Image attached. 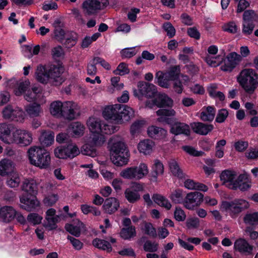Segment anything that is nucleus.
Here are the masks:
<instances>
[{
  "instance_id": "obj_1",
  "label": "nucleus",
  "mask_w": 258,
  "mask_h": 258,
  "mask_svg": "<svg viewBox=\"0 0 258 258\" xmlns=\"http://www.w3.org/2000/svg\"><path fill=\"white\" fill-rule=\"evenodd\" d=\"M175 113V111L173 109H160L156 111L157 115L159 116L157 120L159 122H165L170 124V132L175 136L179 135L189 136L190 131L188 124L179 121L173 122L172 119L168 118L169 116H174Z\"/></svg>"
},
{
  "instance_id": "obj_2",
  "label": "nucleus",
  "mask_w": 258,
  "mask_h": 258,
  "mask_svg": "<svg viewBox=\"0 0 258 258\" xmlns=\"http://www.w3.org/2000/svg\"><path fill=\"white\" fill-rule=\"evenodd\" d=\"M31 164L41 169H46L50 165L51 158L48 152L39 146L30 147L27 151Z\"/></svg>"
},
{
  "instance_id": "obj_3",
  "label": "nucleus",
  "mask_w": 258,
  "mask_h": 258,
  "mask_svg": "<svg viewBox=\"0 0 258 258\" xmlns=\"http://www.w3.org/2000/svg\"><path fill=\"white\" fill-rule=\"evenodd\" d=\"M242 89L248 94H252L258 86V75L252 69L242 70L237 78Z\"/></svg>"
},
{
  "instance_id": "obj_4",
  "label": "nucleus",
  "mask_w": 258,
  "mask_h": 258,
  "mask_svg": "<svg viewBox=\"0 0 258 258\" xmlns=\"http://www.w3.org/2000/svg\"><path fill=\"white\" fill-rule=\"evenodd\" d=\"M249 206V203L246 200L236 199L232 201L223 202L221 209L232 218H236L241 212L248 209Z\"/></svg>"
},
{
  "instance_id": "obj_5",
  "label": "nucleus",
  "mask_w": 258,
  "mask_h": 258,
  "mask_svg": "<svg viewBox=\"0 0 258 258\" xmlns=\"http://www.w3.org/2000/svg\"><path fill=\"white\" fill-rule=\"evenodd\" d=\"M148 168L144 163L140 164L139 167L132 166L122 170L120 173V176L128 179H141L148 174Z\"/></svg>"
},
{
  "instance_id": "obj_6",
  "label": "nucleus",
  "mask_w": 258,
  "mask_h": 258,
  "mask_svg": "<svg viewBox=\"0 0 258 258\" xmlns=\"http://www.w3.org/2000/svg\"><path fill=\"white\" fill-rule=\"evenodd\" d=\"M157 93L156 86L153 84L140 81L138 83V89L134 90V95L140 100L143 97L146 98L154 97Z\"/></svg>"
},
{
  "instance_id": "obj_7",
  "label": "nucleus",
  "mask_w": 258,
  "mask_h": 258,
  "mask_svg": "<svg viewBox=\"0 0 258 258\" xmlns=\"http://www.w3.org/2000/svg\"><path fill=\"white\" fill-rule=\"evenodd\" d=\"M109 4L108 0H86L82 4L84 11L88 15L97 13Z\"/></svg>"
},
{
  "instance_id": "obj_8",
  "label": "nucleus",
  "mask_w": 258,
  "mask_h": 258,
  "mask_svg": "<svg viewBox=\"0 0 258 258\" xmlns=\"http://www.w3.org/2000/svg\"><path fill=\"white\" fill-rule=\"evenodd\" d=\"M47 67L49 83L54 86H59L63 82L61 75L63 72V68L59 64H50Z\"/></svg>"
},
{
  "instance_id": "obj_9",
  "label": "nucleus",
  "mask_w": 258,
  "mask_h": 258,
  "mask_svg": "<svg viewBox=\"0 0 258 258\" xmlns=\"http://www.w3.org/2000/svg\"><path fill=\"white\" fill-rule=\"evenodd\" d=\"M2 113L5 119L21 122L24 119L23 111L20 108L11 105L6 106Z\"/></svg>"
},
{
  "instance_id": "obj_10",
  "label": "nucleus",
  "mask_w": 258,
  "mask_h": 258,
  "mask_svg": "<svg viewBox=\"0 0 258 258\" xmlns=\"http://www.w3.org/2000/svg\"><path fill=\"white\" fill-rule=\"evenodd\" d=\"M79 109L77 104L72 101L62 103L61 117L68 120H73L79 115Z\"/></svg>"
},
{
  "instance_id": "obj_11",
  "label": "nucleus",
  "mask_w": 258,
  "mask_h": 258,
  "mask_svg": "<svg viewBox=\"0 0 258 258\" xmlns=\"http://www.w3.org/2000/svg\"><path fill=\"white\" fill-rule=\"evenodd\" d=\"M204 195L199 192L195 191L187 194L183 202L184 206L188 210H192L199 206L203 201Z\"/></svg>"
},
{
  "instance_id": "obj_12",
  "label": "nucleus",
  "mask_w": 258,
  "mask_h": 258,
  "mask_svg": "<svg viewBox=\"0 0 258 258\" xmlns=\"http://www.w3.org/2000/svg\"><path fill=\"white\" fill-rule=\"evenodd\" d=\"M46 184V182L40 179H26L23 182L22 188L30 194H35L39 188L43 189Z\"/></svg>"
},
{
  "instance_id": "obj_13",
  "label": "nucleus",
  "mask_w": 258,
  "mask_h": 258,
  "mask_svg": "<svg viewBox=\"0 0 258 258\" xmlns=\"http://www.w3.org/2000/svg\"><path fill=\"white\" fill-rule=\"evenodd\" d=\"M241 56L235 52L229 53L221 65V70L224 72H231L241 60Z\"/></svg>"
},
{
  "instance_id": "obj_14",
  "label": "nucleus",
  "mask_w": 258,
  "mask_h": 258,
  "mask_svg": "<svg viewBox=\"0 0 258 258\" xmlns=\"http://www.w3.org/2000/svg\"><path fill=\"white\" fill-rule=\"evenodd\" d=\"M110 154L128 153L123 140L119 137H112L109 142Z\"/></svg>"
},
{
  "instance_id": "obj_15",
  "label": "nucleus",
  "mask_w": 258,
  "mask_h": 258,
  "mask_svg": "<svg viewBox=\"0 0 258 258\" xmlns=\"http://www.w3.org/2000/svg\"><path fill=\"white\" fill-rule=\"evenodd\" d=\"M15 131V127L12 124L0 123V139L6 144H13Z\"/></svg>"
},
{
  "instance_id": "obj_16",
  "label": "nucleus",
  "mask_w": 258,
  "mask_h": 258,
  "mask_svg": "<svg viewBox=\"0 0 258 258\" xmlns=\"http://www.w3.org/2000/svg\"><path fill=\"white\" fill-rule=\"evenodd\" d=\"M14 141L13 144H20L22 146H28L32 141L31 134L25 130H16L13 132Z\"/></svg>"
},
{
  "instance_id": "obj_17",
  "label": "nucleus",
  "mask_w": 258,
  "mask_h": 258,
  "mask_svg": "<svg viewBox=\"0 0 258 258\" xmlns=\"http://www.w3.org/2000/svg\"><path fill=\"white\" fill-rule=\"evenodd\" d=\"M119 104L105 107L103 111V116L106 119H111L117 123H120L119 117Z\"/></svg>"
},
{
  "instance_id": "obj_18",
  "label": "nucleus",
  "mask_w": 258,
  "mask_h": 258,
  "mask_svg": "<svg viewBox=\"0 0 258 258\" xmlns=\"http://www.w3.org/2000/svg\"><path fill=\"white\" fill-rule=\"evenodd\" d=\"M21 207L28 211H32L39 205V202L34 196L23 195L20 198Z\"/></svg>"
},
{
  "instance_id": "obj_19",
  "label": "nucleus",
  "mask_w": 258,
  "mask_h": 258,
  "mask_svg": "<svg viewBox=\"0 0 258 258\" xmlns=\"http://www.w3.org/2000/svg\"><path fill=\"white\" fill-rule=\"evenodd\" d=\"M248 175L246 174H241L237 178L235 177L234 183L231 184V189L239 188L241 191L248 190L251 186L248 182Z\"/></svg>"
},
{
  "instance_id": "obj_20",
  "label": "nucleus",
  "mask_w": 258,
  "mask_h": 258,
  "mask_svg": "<svg viewBox=\"0 0 258 258\" xmlns=\"http://www.w3.org/2000/svg\"><path fill=\"white\" fill-rule=\"evenodd\" d=\"M234 247L236 250L246 255L252 254L253 246L244 239H237L234 242Z\"/></svg>"
},
{
  "instance_id": "obj_21",
  "label": "nucleus",
  "mask_w": 258,
  "mask_h": 258,
  "mask_svg": "<svg viewBox=\"0 0 258 258\" xmlns=\"http://www.w3.org/2000/svg\"><path fill=\"white\" fill-rule=\"evenodd\" d=\"M190 126L195 133L203 136L207 135L214 129L213 124L200 122H192Z\"/></svg>"
},
{
  "instance_id": "obj_22",
  "label": "nucleus",
  "mask_w": 258,
  "mask_h": 258,
  "mask_svg": "<svg viewBox=\"0 0 258 258\" xmlns=\"http://www.w3.org/2000/svg\"><path fill=\"white\" fill-rule=\"evenodd\" d=\"M16 85H18V86L15 90V93L17 96H21L24 93L27 92L30 85V82L28 81H25L18 84L17 81L15 79H12L7 82V85L11 88L15 87Z\"/></svg>"
},
{
  "instance_id": "obj_23",
  "label": "nucleus",
  "mask_w": 258,
  "mask_h": 258,
  "mask_svg": "<svg viewBox=\"0 0 258 258\" xmlns=\"http://www.w3.org/2000/svg\"><path fill=\"white\" fill-rule=\"evenodd\" d=\"M119 207V203L115 198H109L105 200L103 205V209L105 213L112 214L115 213Z\"/></svg>"
},
{
  "instance_id": "obj_24",
  "label": "nucleus",
  "mask_w": 258,
  "mask_h": 258,
  "mask_svg": "<svg viewBox=\"0 0 258 258\" xmlns=\"http://www.w3.org/2000/svg\"><path fill=\"white\" fill-rule=\"evenodd\" d=\"M16 214V211L11 206H5L0 208V217L5 222L12 221Z\"/></svg>"
},
{
  "instance_id": "obj_25",
  "label": "nucleus",
  "mask_w": 258,
  "mask_h": 258,
  "mask_svg": "<svg viewBox=\"0 0 258 258\" xmlns=\"http://www.w3.org/2000/svg\"><path fill=\"white\" fill-rule=\"evenodd\" d=\"M47 67L39 65L35 72L36 79L40 83L47 84L49 82Z\"/></svg>"
},
{
  "instance_id": "obj_26",
  "label": "nucleus",
  "mask_w": 258,
  "mask_h": 258,
  "mask_svg": "<svg viewBox=\"0 0 258 258\" xmlns=\"http://www.w3.org/2000/svg\"><path fill=\"white\" fill-rule=\"evenodd\" d=\"M42 94V90L41 88L34 86L31 89H28L24 95V98L28 102H33L35 100H38Z\"/></svg>"
},
{
  "instance_id": "obj_27",
  "label": "nucleus",
  "mask_w": 258,
  "mask_h": 258,
  "mask_svg": "<svg viewBox=\"0 0 258 258\" xmlns=\"http://www.w3.org/2000/svg\"><path fill=\"white\" fill-rule=\"evenodd\" d=\"M147 132L149 137L157 140L164 139L167 135L166 130L154 125L149 126Z\"/></svg>"
},
{
  "instance_id": "obj_28",
  "label": "nucleus",
  "mask_w": 258,
  "mask_h": 258,
  "mask_svg": "<svg viewBox=\"0 0 258 258\" xmlns=\"http://www.w3.org/2000/svg\"><path fill=\"white\" fill-rule=\"evenodd\" d=\"M14 169L15 166L12 161L4 159L0 161V175L4 176L9 175L15 171Z\"/></svg>"
},
{
  "instance_id": "obj_29",
  "label": "nucleus",
  "mask_w": 258,
  "mask_h": 258,
  "mask_svg": "<svg viewBox=\"0 0 258 258\" xmlns=\"http://www.w3.org/2000/svg\"><path fill=\"white\" fill-rule=\"evenodd\" d=\"M134 111L130 107L123 104H119V117L120 118V123H122L124 120L128 121L134 116Z\"/></svg>"
},
{
  "instance_id": "obj_30",
  "label": "nucleus",
  "mask_w": 258,
  "mask_h": 258,
  "mask_svg": "<svg viewBox=\"0 0 258 258\" xmlns=\"http://www.w3.org/2000/svg\"><path fill=\"white\" fill-rule=\"evenodd\" d=\"M236 174L233 171L225 170L223 171L220 175V179L223 183L227 187L231 189V184L234 183Z\"/></svg>"
},
{
  "instance_id": "obj_31",
  "label": "nucleus",
  "mask_w": 258,
  "mask_h": 258,
  "mask_svg": "<svg viewBox=\"0 0 258 258\" xmlns=\"http://www.w3.org/2000/svg\"><path fill=\"white\" fill-rule=\"evenodd\" d=\"M25 110L30 117L39 116L43 112L40 105L36 103H33L26 106Z\"/></svg>"
},
{
  "instance_id": "obj_32",
  "label": "nucleus",
  "mask_w": 258,
  "mask_h": 258,
  "mask_svg": "<svg viewBox=\"0 0 258 258\" xmlns=\"http://www.w3.org/2000/svg\"><path fill=\"white\" fill-rule=\"evenodd\" d=\"M215 113V108L213 106H208L203 108L200 117L204 121H212L214 119Z\"/></svg>"
},
{
  "instance_id": "obj_33",
  "label": "nucleus",
  "mask_w": 258,
  "mask_h": 258,
  "mask_svg": "<svg viewBox=\"0 0 258 258\" xmlns=\"http://www.w3.org/2000/svg\"><path fill=\"white\" fill-rule=\"evenodd\" d=\"M128 153L110 154V159L112 163L117 166H122L128 162Z\"/></svg>"
},
{
  "instance_id": "obj_34",
  "label": "nucleus",
  "mask_w": 258,
  "mask_h": 258,
  "mask_svg": "<svg viewBox=\"0 0 258 258\" xmlns=\"http://www.w3.org/2000/svg\"><path fill=\"white\" fill-rule=\"evenodd\" d=\"M85 126L79 122L71 123L68 127V132L75 137H80L84 134Z\"/></svg>"
},
{
  "instance_id": "obj_35",
  "label": "nucleus",
  "mask_w": 258,
  "mask_h": 258,
  "mask_svg": "<svg viewBox=\"0 0 258 258\" xmlns=\"http://www.w3.org/2000/svg\"><path fill=\"white\" fill-rule=\"evenodd\" d=\"M184 187L189 190H198L203 191H207L208 187L201 183L195 181L191 179H187L184 182Z\"/></svg>"
},
{
  "instance_id": "obj_36",
  "label": "nucleus",
  "mask_w": 258,
  "mask_h": 258,
  "mask_svg": "<svg viewBox=\"0 0 258 258\" xmlns=\"http://www.w3.org/2000/svg\"><path fill=\"white\" fill-rule=\"evenodd\" d=\"M155 79L157 80L156 83L160 87L164 88H168L169 87V82L171 80L166 73H163L161 71L157 72L156 74Z\"/></svg>"
},
{
  "instance_id": "obj_37",
  "label": "nucleus",
  "mask_w": 258,
  "mask_h": 258,
  "mask_svg": "<svg viewBox=\"0 0 258 258\" xmlns=\"http://www.w3.org/2000/svg\"><path fill=\"white\" fill-rule=\"evenodd\" d=\"M77 221L78 223L76 225L72 224H66L65 229L71 234L76 237H79L81 234V231L84 228V225L79 220H77Z\"/></svg>"
},
{
  "instance_id": "obj_38",
  "label": "nucleus",
  "mask_w": 258,
  "mask_h": 258,
  "mask_svg": "<svg viewBox=\"0 0 258 258\" xmlns=\"http://www.w3.org/2000/svg\"><path fill=\"white\" fill-rule=\"evenodd\" d=\"M103 122L95 118H90L87 121V125L92 133H100Z\"/></svg>"
},
{
  "instance_id": "obj_39",
  "label": "nucleus",
  "mask_w": 258,
  "mask_h": 258,
  "mask_svg": "<svg viewBox=\"0 0 258 258\" xmlns=\"http://www.w3.org/2000/svg\"><path fill=\"white\" fill-rule=\"evenodd\" d=\"M164 166L163 164L158 159L154 161L152 167L151 176L154 181H157V177L163 174Z\"/></svg>"
},
{
  "instance_id": "obj_40",
  "label": "nucleus",
  "mask_w": 258,
  "mask_h": 258,
  "mask_svg": "<svg viewBox=\"0 0 258 258\" xmlns=\"http://www.w3.org/2000/svg\"><path fill=\"white\" fill-rule=\"evenodd\" d=\"M7 185L11 188H15L19 185L21 181L19 174L15 171L7 175Z\"/></svg>"
},
{
  "instance_id": "obj_41",
  "label": "nucleus",
  "mask_w": 258,
  "mask_h": 258,
  "mask_svg": "<svg viewBox=\"0 0 258 258\" xmlns=\"http://www.w3.org/2000/svg\"><path fill=\"white\" fill-rule=\"evenodd\" d=\"M156 101L158 107H171L173 103L172 99L165 94H160L156 97Z\"/></svg>"
},
{
  "instance_id": "obj_42",
  "label": "nucleus",
  "mask_w": 258,
  "mask_h": 258,
  "mask_svg": "<svg viewBox=\"0 0 258 258\" xmlns=\"http://www.w3.org/2000/svg\"><path fill=\"white\" fill-rule=\"evenodd\" d=\"M218 88L217 85L216 84H212L207 88V91L210 97L214 99H219L220 101H224L225 99V95L222 92L217 91Z\"/></svg>"
},
{
  "instance_id": "obj_43",
  "label": "nucleus",
  "mask_w": 258,
  "mask_h": 258,
  "mask_svg": "<svg viewBox=\"0 0 258 258\" xmlns=\"http://www.w3.org/2000/svg\"><path fill=\"white\" fill-rule=\"evenodd\" d=\"M152 199L156 204L167 210H170L171 208V204L168 199L161 195L154 194Z\"/></svg>"
},
{
  "instance_id": "obj_44",
  "label": "nucleus",
  "mask_w": 258,
  "mask_h": 258,
  "mask_svg": "<svg viewBox=\"0 0 258 258\" xmlns=\"http://www.w3.org/2000/svg\"><path fill=\"white\" fill-rule=\"evenodd\" d=\"M154 143L150 140H145L140 142L138 144V150L141 153L145 155L150 154L152 150Z\"/></svg>"
},
{
  "instance_id": "obj_45",
  "label": "nucleus",
  "mask_w": 258,
  "mask_h": 258,
  "mask_svg": "<svg viewBox=\"0 0 258 258\" xmlns=\"http://www.w3.org/2000/svg\"><path fill=\"white\" fill-rule=\"evenodd\" d=\"M64 41L63 42V45L67 48H71L74 46L77 41V34L74 32H68L66 33Z\"/></svg>"
},
{
  "instance_id": "obj_46",
  "label": "nucleus",
  "mask_w": 258,
  "mask_h": 258,
  "mask_svg": "<svg viewBox=\"0 0 258 258\" xmlns=\"http://www.w3.org/2000/svg\"><path fill=\"white\" fill-rule=\"evenodd\" d=\"M54 134L52 132H44L39 138V141L43 146H48L54 141Z\"/></svg>"
},
{
  "instance_id": "obj_47",
  "label": "nucleus",
  "mask_w": 258,
  "mask_h": 258,
  "mask_svg": "<svg viewBox=\"0 0 258 258\" xmlns=\"http://www.w3.org/2000/svg\"><path fill=\"white\" fill-rule=\"evenodd\" d=\"M120 235L122 238L125 240L130 239L136 236V228L134 226H131L126 228L121 229Z\"/></svg>"
},
{
  "instance_id": "obj_48",
  "label": "nucleus",
  "mask_w": 258,
  "mask_h": 258,
  "mask_svg": "<svg viewBox=\"0 0 258 258\" xmlns=\"http://www.w3.org/2000/svg\"><path fill=\"white\" fill-rule=\"evenodd\" d=\"M93 245L99 249L110 252L112 250L111 244L105 240L96 238L92 241Z\"/></svg>"
},
{
  "instance_id": "obj_49",
  "label": "nucleus",
  "mask_w": 258,
  "mask_h": 258,
  "mask_svg": "<svg viewBox=\"0 0 258 258\" xmlns=\"http://www.w3.org/2000/svg\"><path fill=\"white\" fill-rule=\"evenodd\" d=\"M105 141L104 136L101 133H92L89 142L95 147H97L102 145Z\"/></svg>"
},
{
  "instance_id": "obj_50",
  "label": "nucleus",
  "mask_w": 258,
  "mask_h": 258,
  "mask_svg": "<svg viewBox=\"0 0 258 258\" xmlns=\"http://www.w3.org/2000/svg\"><path fill=\"white\" fill-rule=\"evenodd\" d=\"M62 103L57 101L52 102L50 106V111L53 116L61 117Z\"/></svg>"
},
{
  "instance_id": "obj_51",
  "label": "nucleus",
  "mask_w": 258,
  "mask_h": 258,
  "mask_svg": "<svg viewBox=\"0 0 258 258\" xmlns=\"http://www.w3.org/2000/svg\"><path fill=\"white\" fill-rule=\"evenodd\" d=\"M168 164L170 170L174 176L180 178L183 177V173L175 160H169Z\"/></svg>"
},
{
  "instance_id": "obj_52",
  "label": "nucleus",
  "mask_w": 258,
  "mask_h": 258,
  "mask_svg": "<svg viewBox=\"0 0 258 258\" xmlns=\"http://www.w3.org/2000/svg\"><path fill=\"white\" fill-rule=\"evenodd\" d=\"M125 199L130 203H135L140 199V195L132 189L126 188L124 191Z\"/></svg>"
},
{
  "instance_id": "obj_53",
  "label": "nucleus",
  "mask_w": 258,
  "mask_h": 258,
  "mask_svg": "<svg viewBox=\"0 0 258 258\" xmlns=\"http://www.w3.org/2000/svg\"><path fill=\"white\" fill-rule=\"evenodd\" d=\"M94 145L90 142L83 146L81 149V153L82 154L94 157L97 155V152Z\"/></svg>"
},
{
  "instance_id": "obj_54",
  "label": "nucleus",
  "mask_w": 258,
  "mask_h": 258,
  "mask_svg": "<svg viewBox=\"0 0 258 258\" xmlns=\"http://www.w3.org/2000/svg\"><path fill=\"white\" fill-rule=\"evenodd\" d=\"M59 219L58 216L52 217H45L44 226L50 230L55 229L57 228L56 223L59 221Z\"/></svg>"
},
{
  "instance_id": "obj_55",
  "label": "nucleus",
  "mask_w": 258,
  "mask_h": 258,
  "mask_svg": "<svg viewBox=\"0 0 258 258\" xmlns=\"http://www.w3.org/2000/svg\"><path fill=\"white\" fill-rule=\"evenodd\" d=\"M145 124L144 120H136L131 126L130 132L132 136H137L141 131Z\"/></svg>"
},
{
  "instance_id": "obj_56",
  "label": "nucleus",
  "mask_w": 258,
  "mask_h": 258,
  "mask_svg": "<svg viewBox=\"0 0 258 258\" xmlns=\"http://www.w3.org/2000/svg\"><path fill=\"white\" fill-rule=\"evenodd\" d=\"M172 201L175 204L183 203L184 200L182 190L180 189H177L172 191L169 196Z\"/></svg>"
},
{
  "instance_id": "obj_57",
  "label": "nucleus",
  "mask_w": 258,
  "mask_h": 258,
  "mask_svg": "<svg viewBox=\"0 0 258 258\" xmlns=\"http://www.w3.org/2000/svg\"><path fill=\"white\" fill-rule=\"evenodd\" d=\"M144 227L142 228L145 234L152 237L157 236V232L156 229L153 227L152 223L144 221L143 222Z\"/></svg>"
},
{
  "instance_id": "obj_58",
  "label": "nucleus",
  "mask_w": 258,
  "mask_h": 258,
  "mask_svg": "<svg viewBox=\"0 0 258 258\" xmlns=\"http://www.w3.org/2000/svg\"><path fill=\"white\" fill-rule=\"evenodd\" d=\"M258 17L253 10H248L244 11L243 14V21L249 23H253V21H256Z\"/></svg>"
},
{
  "instance_id": "obj_59",
  "label": "nucleus",
  "mask_w": 258,
  "mask_h": 258,
  "mask_svg": "<svg viewBox=\"0 0 258 258\" xmlns=\"http://www.w3.org/2000/svg\"><path fill=\"white\" fill-rule=\"evenodd\" d=\"M66 152L67 158H73L80 153L79 148L76 146L73 145H69L67 147H66Z\"/></svg>"
},
{
  "instance_id": "obj_60",
  "label": "nucleus",
  "mask_w": 258,
  "mask_h": 258,
  "mask_svg": "<svg viewBox=\"0 0 258 258\" xmlns=\"http://www.w3.org/2000/svg\"><path fill=\"white\" fill-rule=\"evenodd\" d=\"M243 220L246 224L250 225L258 224V212L246 214Z\"/></svg>"
},
{
  "instance_id": "obj_61",
  "label": "nucleus",
  "mask_w": 258,
  "mask_h": 258,
  "mask_svg": "<svg viewBox=\"0 0 258 258\" xmlns=\"http://www.w3.org/2000/svg\"><path fill=\"white\" fill-rule=\"evenodd\" d=\"M205 60L209 66L212 67H216L220 64L223 60V58L220 57V56L213 57L207 55L205 57Z\"/></svg>"
},
{
  "instance_id": "obj_62",
  "label": "nucleus",
  "mask_w": 258,
  "mask_h": 258,
  "mask_svg": "<svg viewBox=\"0 0 258 258\" xmlns=\"http://www.w3.org/2000/svg\"><path fill=\"white\" fill-rule=\"evenodd\" d=\"M130 73V70L127 65L124 62H121L117 66L116 70L113 71V73L116 75L123 76Z\"/></svg>"
},
{
  "instance_id": "obj_63",
  "label": "nucleus",
  "mask_w": 258,
  "mask_h": 258,
  "mask_svg": "<svg viewBox=\"0 0 258 258\" xmlns=\"http://www.w3.org/2000/svg\"><path fill=\"white\" fill-rule=\"evenodd\" d=\"M228 114V111L226 109H221L217 112L215 121L218 123H223L226 120Z\"/></svg>"
},
{
  "instance_id": "obj_64",
  "label": "nucleus",
  "mask_w": 258,
  "mask_h": 258,
  "mask_svg": "<svg viewBox=\"0 0 258 258\" xmlns=\"http://www.w3.org/2000/svg\"><path fill=\"white\" fill-rule=\"evenodd\" d=\"M180 73V67L179 66H175L171 67L168 72L166 73L168 76L171 80H174L177 78Z\"/></svg>"
}]
</instances>
